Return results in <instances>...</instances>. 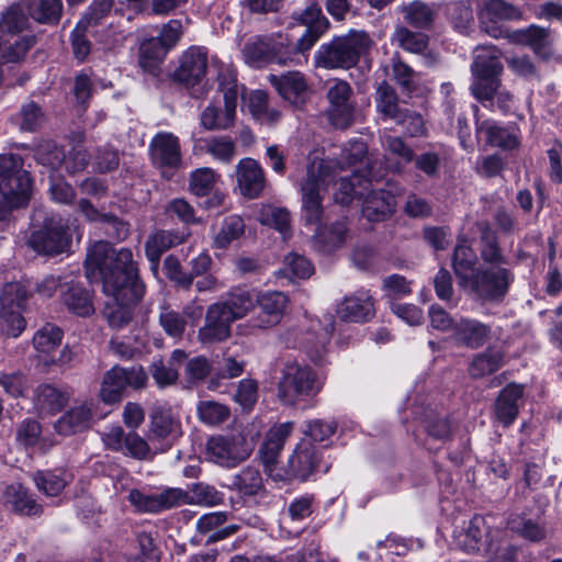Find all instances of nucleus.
<instances>
[{"label": "nucleus", "instance_id": "obj_1", "mask_svg": "<svg viewBox=\"0 0 562 562\" xmlns=\"http://www.w3.org/2000/svg\"><path fill=\"white\" fill-rule=\"evenodd\" d=\"M480 259L465 238L459 239L452 254V269L459 281H513L512 261L504 255L497 233L485 223L480 226Z\"/></svg>", "mask_w": 562, "mask_h": 562}, {"label": "nucleus", "instance_id": "obj_2", "mask_svg": "<svg viewBox=\"0 0 562 562\" xmlns=\"http://www.w3.org/2000/svg\"><path fill=\"white\" fill-rule=\"evenodd\" d=\"M83 268L87 279L142 281L132 250L126 247L116 249L110 241L98 240L88 247Z\"/></svg>", "mask_w": 562, "mask_h": 562}, {"label": "nucleus", "instance_id": "obj_3", "mask_svg": "<svg viewBox=\"0 0 562 562\" xmlns=\"http://www.w3.org/2000/svg\"><path fill=\"white\" fill-rule=\"evenodd\" d=\"M371 45L367 32L350 29L346 34L335 35L329 42L319 45L314 53V66L326 70H349L357 67Z\"/></svg>", "mask_w": 562, "mask_h": 562}, {"label": "nucleus", "instance_id": "obj_4", "mask_svg": "<svg viewBox=\"0 0 562 562\" xmlns=\"http://www.w3.org/2000/svg\"><path fill=\"white\" fill-rule=\"evenodd\" d=\"M34 179L24 168L20 154L0 155V221L13 210L26 207L32 198Z\"/></svg>", "mask_w": 562, "mask_h": 562}, {"label": "nucleus", "instance_id": "obj_5", "mask_svg": "<svg viewBox=\"0 0 562 562\" xmlns=\"http://www.w3.org/2000/svg\"><path fill=\"white\" fill-rule=\"evenodd\" d=\"M323 384V379L311 367L297 361H286L278 382V397L282 404L294 406L315 396Z\"/></svg>", "mask_w": 562, "mask_h": 562}, {"label": "nucleus", "instance_id": "obj_6", "mask_svg": "<svg viewBox=\"0 0 562 562\" xmlns=\"http://www.w3.org/2000/svg\"><path fill=\"white\" fill-rule=\"evenodd\" d=\"M105 296L103 314L112 328L120 329L132 319L133 306L145 293L144 283H101Z\"/></svg>", "mask_w": 562, "mask_h": 562}, {"label": "nucleus", "instance_id": "obj_7", "mask_svg": "<svg viewBox=\"0 0 562 562\" xmlns=\"http://www.w3.org/2000/svg\"><path fill=\"white\" fill-rule=\"evenodd\" d=\"M503 71L504 66L498 56L480 54L474 58L471 65L473 80L470 91L484 108L493 105L495 93L502 86Z\"/></svg>", "mask_w": 562, "mask_h": 562}, {"label": "nucleus", "instance_id": "obj_8", "mask_svg": "<svg viewBox=\"0 0 562 562\" xmlns=\"http://www.w3.org/2000/svg\"><path fill=\"white\" fill-rule=\"evenodd\" d=\"M31 292L26 283H4L0 296V316L2 319V331L16 338L25 329L26 322L22 312L26 310Z\"/></svg>", "mask_w": 562, "mask_h": 562}, {"label": "nucleus", "instance_id": "obj_9", "mask_svg": "<svg viewBox=\"0 0 562 562\" xmlns=\"http://www.w3.org/2000/svg\"><path fill=\"white\" fill-rule=\"evenodd\" d=\"M72 235L60 216H46L38 229L31 233L30 247L40 255L57 256L70 250Z\"/></svg>", "mask_w": 562, "mask_h": 562}, {"label": "nucleus", "instance_id": "obj_10", "mask_svg": "<svg viewBox=\"0 0 562 562\" xmlns=\"http://www.w3.org/2000/svg\"><path fill=\"white\" fill-rule=\"evenodd\" d=\"M333 331L331 321L322 325L318 319L306 317L297 329L289 334L292 340L288 338V344L302 349L313 362L321 363Z\"/></svg>", "mask_w": 562, "mask_h": 562}, {"label": "nucleus", "instance_id": "obj_11", "mask_svg": "<svg viewBox=\"0 0 562 562\" xmlns=\"http://www.w3.org/2000/svg\"><path fill=\"white\" fill-rule=\"evenodd\" d=\"M252 447L241 434L214 436L206 443V459L221 467L233 468L247 459Z\"/></svg>", "mask_w": 562, "mask_h": 562}, {"label": "nucleus", "instance_id": "obj_12", "mask_svg": "<svg viewBox=\"0 0 562 562\" xmlns=\"http://www.w3.org/2000/svg\"><path fill=\"white\" fill-rule=\"evenodd\" d=\"M521 19V10L505 0H486L479 13L482 30L494 38H503L510 30L504 22Z\"/></svg>", "mask_w": 562, "mask_h": 562}, {"label": "nucleus", "instance_id": "obj_13", "mask_svg": "<svg viewBox=\"0 0 562 562\" xmlns=\"http://www.w3.org/2000/svg\"><path fill=\"white\" fill-rule=\"evenodd\" d=\"M353 94L351 86L342 79H337L327 91L329 109L327 116L329 123L340 130L348 128L355 121V103L351 100Z\"/></svg>", "mask_w": 562, "mask_h": 562}, {"label": "nucleus", "instance_id": "obj_14", "mask_svg": "<svg viewBox=\"0 0 562 562\" xmlns=\"http://www.w3.org/2000/svg\"><path fill=\"white\" fill-rule=\"evenodd\" d=\"M149 155L155 167L166 177V170L176 171L182 166L179 137L171 132H158L149 143Z\"/></svg>", "mask_w": 562, "mask_h": 562}, {"label": "nucleus", "instance_id": "obj_15", "mask_svg": "<svg viewBox=\"0 0 562 562\" xmlns=\"http://www.w3.org/2000/svg\"><path fill=\"white\" fill-rule=\"evenodd\" d=\"M127 498L137 512L159 513L186 503L187 493L176 487L166 488L160 493L133 488L128 492Z\"/></svg>", "mask_w": 562, "mask_h": 562}, {"label": "nucleus", "instance_id": "obj_16", "mask_svg": "<svg viewBox=\"0 0 562 562\" xmlns=\"http://www.w3.org/2000/svg\"><path fill=\"white\" fill-rule=\"evenodd\" d=\"M259 312L247 321L246 333L255 329H266L278 325L289 303L288 296L279 291H269L260 294L257 299Z\"/></svg>", "mask_w": 562, "mask_h": 562}, {"label": "nucleus", "instance_id": "obj_17", "mask_svg": "<svg viewBox=\"0 0 562 562\" xmlns=\"http://www.w3.org/2000/svg\"><path fill=\"white\" fill-rule=\"evenodd\" d=\"M207 69V50L202 46H190L182 53L179 66L172 74L176 82L192 88L202 82Z\"/></svg>", "mask_w": 562, "mask_h": 562}, {"label": "nucleus", "instance_id": "obj_18", "mask_svg": "<svg viewBox=\"0 0 562 562\" xmlns=\"http://www.w3.org/2000/svg\"><path fill=\"white\" fill-rule=\"evenodd\" d=\"M291 18L296 24L305 26L301 35V45L304 48H312L330 27L329 20L323 14L316 1H312L304 9L294 10Z\"/></svg>", "mask_w": 562, "mask_h": 562}, {"label": "nucleus", "instance_id": "obj_19", "mask_svg": "<svg viewBox=\"0 0 562 562\" xmlns=\"http://www.w3.org/2000/svg\"><path fill=\"white\" fill-rule=\"evenodd\" d=\"M475 134L483 138L486 146L497 147L504 151H513L520 146L519 130L515 126H502L492 119L476 121Z\"/></svg>", "mask_w": 562, "mask_h": 562}, {"label": "nucleus", "instance_id": "obj_20", "mask_svg": "<svg viewBox=\"0 0 562 562\" xmlns=\"http://www.w3.org/2000/svg\"><path fill=\"white\" fill-rule=\"evenodd\" d=\"M292 429L293 424L290 422L271 427L260 449L266 472L274 480H284L282 470L277 469V460Z\"/></svg>", "mask_w": 562, "mask_h": 562}, {"label": "nucleus", "instance_id": "obj_21", "mask_svg": "<svg viewBox=\"0 0 562 562\" xmlns=\"http://www.w3.org/2000/svg\"><path fill=\"white\" fill-rule=\"evenodd\" d=\"M268 81L283 100L293 105L305 104L310 86L303 72L288 70L279 75L270 74Z\"/></svg>", "mask_w": 562, "mask_h": 562}, {"label": "nucleus", "instance_id": "obj_22", "mask_svg": "<svg viewBox=\"0 0 562 562\" xmlns=\"http://www.w3.org/2000/svg\"><path fill=\"white\" fill-rule=\"evenodd\" d=\"M349 232L348 217L344 216L333 222L323 221L315 226L313 235L314 248L324 255H330L338 250L346 241Z\"/></svg>", "mask_w": 562, "mask_h": 562}, {"label": "nucleus", "instance_id": "obj_23", "mask_svg": "<svg viewBox=\"0 0 562 562\" xmlns=\"http://www.w3.org/2000/svg\"><path fill=\"white\" fill-rule=\"evenodd\" d=\"M318 461V449L308 439L303 438L290 456L288 468L282 470L284 480L289 477L306 480L315 471Z\"/></svg>", "mask_w": 562, "mask_h": 562}, {"label": "nucleus", "instance_id": "obj_24", "mask_svg": "<svg viewBox=\"0 0 562 562\" xmlns=\"http://www.w3.org/2000/svg\"><path fill=\"white\" fill-rule=\"evenodd\" d=\"M395 198L384 189L373 190L369 188L361 201V213L371 223L387 220L394 212Z\"/></svg>", "mask_w": 562, "mask_h": 562}, {"label": "nucleus", "instance_id": "obj_25", "mask_svg": "<svg viewBox=\"0 0 562 562\" xmlns=\"http://www.w3.org/2000/svg\"><path fill=\"white\" fill-rule=\"evenodd\" d=\"M549 32L537 24H530L524 29L509 30L503 38L515 45L529 47L535 55L549 59Z\"/></svg>", "mask_w": 562, "mask_h": 562}, {"label": "nucleus", "instance_id": "obj_26", "mask_svg": "<svg viewBox=\"0 0 562 562\" xmlns=\"http://www.w3.org/2000/svg\"><path fill=\"white\" fill-rule=\"evenodd\" d=\"M237 183L241 194L257 199L266 187V178L260 164L252 158H244L237 165Z\"/></svg>", "mask_w": 562, "mask_h": 562}, {"label": "nucleus", "instance_id": "obj_27", "mask_svg": "<svg viewBox=\"0 0 562 562\" xmlns=\"http://www.w3.org/2000/svg\"><path fill=\"white\" fill-rule=\"evenodd\" d=\"M233 322L222 312V310L212 304L205 315V324L200 328L198 338L203 345H212L225 341L231 336V326Z\"/></svg>", "mask_w": 562, "mask_h": 562}, {"label": "nucleus", "instance_id": "obj_28", "mask_svg": "<svg viewBox=\"0 0 562 562\" xmlns=\"http://www.w3.org/2000/svg\"><path fill=\"white\" fill-rule=\"evenodd\" d=\"M181 435L180 422L170 411H160L151 416L148 440L162 446L164 451Z\"/></svg>", "mask_w": 562, "mask_h": 562}, {"label": "nucleus", "instance_id": "obj_29", "mask_svg": "<svg viewBox=\"0 0 562 562\" xmlns=\"http://www.w3.org/2000/svg\"><path fill=\"white\" fill-rule=\"evenodd\" d=\"M371 187L370 171H355L351 176L339 179L337 190L334 193L335 202L348 206L355 200L362 201Z\"/></svg>", "mask_w": 562, "mask_h": 562}, {"label": "nucleus", "instance_id": "obj_30", "mask_svg": "<svg viewBox=\"0 0 562 562\" xmlns=\"http://www.w3.org/2000/svg\"><path fill=\"white\" fill-rule=\"evenodd\" d=\"M95 404L92 400L74 405L56 423L55 429L60 435H70L90 427Z\"/></svg>", "mask_w": 562, "mask_h": 562}, {"label": "nucleus", "instance_id": "obj_31", "mask_svg": "<svg viewBox=\"0 0 562 562\" xmlns=\"http://www.w3.org/2000/svg\"><path fill=\"white\" fill-rule=\"evenodd\" d=\"M323 198L319 182L315 177L307 178L302 184V218L305 226H317L323 222Z\"/></svg>", "mask_w": 562, "mask_h": 562}, {"label": "nucleus", "instance_id": "obj_32", "mask_svg": "<svg viewBox=\"0 0 562 562\" xmlns=\"http://www.w3.org/2000/svg\"><path fill=\"white\" fill-rule=\"evenodd\" d=\"M190 235L191 231L188 227L158 231L146 241V256L150 261L158 260L165 251L183 244Z\"/></svg>", "mask_w": 562, "mask_h": 562}, {"label": "nucleus", "instance_id": "obj_33", "mask_svg": "<svg viewBox=\"0 0 562 562\" xmlns=\"http://www.w3.org/2000/svg\"><path fill=\"white\" fill-rule=\"evenodd\" d=\"M486 535L487 527L484 518L475 516L467 525L454 531L453 542L460 550L467 553H475L483 546V538Z\"/></svg>", "mask_w": 562, "mask_h": 562}, {"label": "nucleus", "instance_id": "obj_34", "mask_svg": "<svg viewBox=\"0 0 562 562\" xmlns=\"http://www.w3.org/2000/svg\"><path fill=\"white\" fill-rule=\"evenodd\" d=\"M491 334V328L472 318L460 317L454 325L453 339L470 348L481 347Z\"/></svg>", "mask_w": 562, "mask_h": 562}, {"label": "nucleus", "instance_id": "obj_35", "mask_svg": "<svg viewBox=\"0 0 562 562\" xmlns=\"http://www.w3.org/2000/svg\"><path fill=\"white\" fill-rule=\"evenodd\" d=\"M522 396V386L508 384L499 393L495 403V416L504 426H509L516 419L519 412V402Z\"/></svg>", "mask_w": 562, "mask_h": 562}, {"label": "nucleus", "instance_id": "obj_36", "mask_svg": "<svg viewBox=\"0 0 562 562\" xmlns=\"http://www.w3.org/2000/svg\"><path fill=\"white\" fill-rule=\"evenodd\" d=\"M168 53L162 43L156 41L154 37H149L139 46V67L145 74L154 78H159L162 72L161 65Z\"/></svg>", "mask_w": 562, "mask_h": 562}, {"label": "nucleus", "instance_id": "obj_37", "mask_svg": "<svg viewBox=\"0 0 562 562\" xmlns=\"http://www.w3.org/2000/svg\"><path fill=\"white\" fill-rule=\"evenodd\" d=\"M186 358L187 355L183 350L176 349L172 351L169 361L161 359L154 361L150 366V372L156 384L159 387H167L175 384L179 378L176 364L180 363Z\"/></svg>", "mask_w": 562, "mask_h": 562}, {"label": "nucleus", "instance_id": "obj_38", "mask_svg": "<svg viewBox=\"0 0 562 562\" xmlns=\"http://www.w3.org/2000/svg\"><path fill=\"white\" fill-rule=\"evenodd\" d=\"M67 401L68 394L53 385L44 384L35 390L34 404L40 414H55Z\"/></svg>", "mask_w": 562, "mask_h": 562}, {"label": "nucleus", "instance_id": "obj_39", "mask_svg": "<svg viewBox=\"0 0 562 562\" xmlns=\"http://www.w3.org/2000/svg\"><path fill=\"white\" fill-rule=\"evenodd\" d=\"M340 318L349 322H363L373 314L372 300L367 295L346 297L337 307Z\"/></svg>", "mask_w": 562, "mask_h": 562}, {"label": "nucleus", "instance_id": "obj_40", "mask_svg": "<svg viewBox=\"0 0 562 562\" xmlns=\"http://www.w3.org/2000/svg\"><path fill=\"white\" fill-rule=\"evenodd\" d=\"M375 103L383 119H391L396 122L405 121L404 110L398 106L397 93L385 80L376 89Z\"/></svg>", "mask_w": 562, "mask_h": 562}, {"label": "nucleus", "instance_id": "obj_41", "mask_svg": "<svg viewBox=\"0 0 562 562\" xmlns=\"http://www.w3.org/2000/svg\"><path fill=\"white\" fill-rule=\"evenodd\" d=\"M245 222L240 215L232 214L222 221L220 231L213 238L212 247L226 250L231 244L245 234Z\"/></svg>", "mask_w": 562, "mask_h": 562}, {"label": "nucleus", "instance_id": "obj_42", "mask_svg": "<svg viewBox=\"0 0 562 562\" xmlns=\"http://www.w3.org/2000/svg\"><path fill=\"white\" fill-rule=\"evenodd\" d=\"M124 368L113 367L103 376L99 396L105 404L113 405L122 401L125 390Z\"/></svg>", "mask_w": 562, "mask_h": 562}, {"label": "nucleus", "instance_id": "obj_43", "mask_svg": "<svg viewBox=\"0 0 562 562\" xmlns=\"http://www.w3.org/2000/svg\"><path fill=\"white\" fill-rule=\"evenodd\" d=\"M35 44V35H16L13 38L0 35V56L7 63H19Z\"/></svg>", "mask_w": 562, "mask_h": 562}, {"label": "nucleus", "instance_id": "obj_44", "mask_svg": "<svg viewBox=\"0 0 562 562\" xmlns=\"http://www.w3.org/2000/svg\"><path fill=\"white\" fill-rule=\"evenodd\" d=\"M445 14L453 30L460 34H467L474 21L470 0L447 3Z\"/></svg>", "mask_w": 562, "mask_h": 562}, {"label": "nucleus", "instance_id": "obj_45", "mask_svg": "<svg viewBox=\"0 0 562 562\" xmlns=\"http://www.w3.org/2000/svg\"><path fill=\"white\" fill-rule=\"evenodd\" d=\"M504 363V351L497 347H490L476 355L470 364V374L481 378L497 371Z\"/></svg>", "mask_w": 562, "mask_h": 562}, {"label": "nucleus", "instance_id": "obj_46", "mask_svg": "<svg viewBox=\"0 0 562 562\" xmlns=\"http://www.w3.org/2000/svg\"><path fill=\"white\" fill-rule=\"evenodd\" d=\"M64 302L72 313L79 316H88L94 311L91 291L81 283H71L64 294Z\"/></svg>", "mask_w": 562, "mask_h": 562}, {"label": "nucleus", "instance_id": "obj_47", "mask_svg": "<svg viewBox=\"0 0 562 562\" xmlns=\"http://www.w3.org/2000/svg\"><path fill=\"white\" fill-rule=\"evenodd\" d=\"M284 267L279 269L276 274L278 278H289V281L293 279L307 280L314 273V266L310 259L297 252H290L284 258Z\"/></svg>", "mask_w": 562, "mask_h": 562}, {"label": "nucleus", "instance_id": "obj_48", "mask_svg": "<svg viewBox=\"0 0 562 562\" xmlns=\"http://www.w3.org/2000/svg\"><path fill=\"white\" fill-rule=\"evenodd\" d=\"M214 304L226 314L231 322L245 317L255 306L250 293L245 291L233 293L225 301Z\"/></svg>", "mask_w": 562, "mask_h": 562}, {"label": "nucleus", "instance_id": "obj_49", "mask_svg": "<svg viewBox=\"0 0 562 562\" xmlns=\"http://www.w3.org/2000/svg\"><path fill=\"white\" fill-rule=\"evenodd\" d=\"M220 176L209 167L194 169L189 176V191L196 198L209 196Z\"/></svg>", "mask_w": 562, "mask_h": 562}, {"label": "nucleus", "instance_id": "obj_50", "mask_svg": "<svg viewBox=\"0 0 562 562\" xmlns=\"http://www.w3.org/2000/svg\"><path fill=\"white\" fill-rule=\"evenodd\" d=\"M233 487L244 496L258 495L263 490L262 476L258 469L247 467L233 477Z\"/></svg>", "mask_w": 562, "mask_h": 562}, {"label": "nucleus", "instance_id": "obj_51", "mask_svg": "<svg viewBox=\"0 0 562 562\" xmlns=\"http://www.w3.org/2000/svg\"><path fill=\"white\" fill-rule=\"evenodd\" d=\"M404 19L408 25L417 30H430L435 15L430 7L419 0L409 2L404 8Z\"/></svg>", "mask_w": 562, "mask_h": 562}, {"label": "nucleus", "instance_id": "obj_52", "mask_svg": "<svg viewBox=\"0 0 562 562\" xmlns=\"http://www.w3.org/2000/svg\"><path fill=\"white\" fill-rule=\"evenodd\" d=\"M164 451L162 446L146 441L136 432H128L124 438V454L135 459H149L157 452Z\"/></svg>", "mask_w": 562, "mask_h": 562}, {"label": "nucleus", "instance_id": "obj_53", "mask_svg": "<svg viewBox=\"0 0 562 562\" xmlns=\"http://www.w3.org/2000/svg\"><path fill=\"white\" fill-rule=\"evenodd\" d=\"M113 4L114 0H92L76 24L87 30L102 25Z\"/></svg>", "mask_w": 562, "mask_h": 562}, {"label": "nucleus", "instance_id": "obj_54", "mask_svg": "<svg viewBox=\"0 0 562 562\" xmlns=\"http://www.w3.org/2000/svg\"><path fill=\"white\" fill-rule=\"evenodd\" d=\"M34 157L37 164L48 168L50 171H58L66 160V153L63 147L57 146L53 142H45L40 144L35 151Z\"/></svg>", "mask_w": 562, "mask_h": 562}, {"label": "nucleus", "instance_id": "obj_55", "mask_svg": "<svg viewBox=\"0 0 562 562\" xmlns=\"http://www.w3.org/2000/svg\"><path fill=\"white\" fill-rule=\"evenodd\" d=\"M5 497L15 510L29 516H36L42 512L33 498H31L21 484H12L7 488Z\"/></svg>", "mask_w": 562, "mask_h": 562}, {"label": "nucleus", "instance_id": "obj_56", "mask_svg": "<svg viewBox=\"0 0 562 562\" xmlns=\"http://www.w3.org/2000/svg\"><path fill=\"white\" fill-rule=\"evenodd\" d=\"M272 46L273 64L278 65L291 64L297 58L299 55H304L311 50V48H304L301 45V37L296 43H292L288 37H280V41L272 42Z\"/></svg>", "mask_w": 562, "mask_h": 562}, {"label": "nucleus", "instance_id": "obj_57", "mask_svg": "<svg viewBox=\"0 0 562 562\" xmlns=\"http://www.w3.org/2000/svg\"><path fill=\"white\" fill-rule=\"evenodd\" d=\"M70 474L65 471L38 472L35 476V483L40 491L47 496H57L66 486Z\"/></svg>", "mask_w": 562, "mask_h": 562}, {"label": "nucleus", "instance_id": "obj_58", "mask_svg": "<svg viewBox=\"0 0 562 562\" xmlns=\"http://www.w3.org/2000/svg\"><path fill=\"white\" fill-rule=\"evenodd\" d=\"M414 69L401 58H393L392 79L401 89V92L411 95L417 89Z\"/></svg>", "mask_w": 562, "mask_h": 562}, {"label": "nucleus", "instance_id": "obj_59", "mask_svg": "<svg viewBox=\"0 0 562 562\" xmlns=\"http://www.w3.org/2000/svg\"><path fill=\"white\" fill-rule=\"evenodd\" d=\"M218 90L223 92L224 111L227 113V117L235 120L238 99L237 78L233 75L221 74L218 76Z\"/></svg>", "mask_w": 562, "mask_h": 562}, {"label": "nucleus", "instance_id": "obj_60", "mask_svg": "<svg viewBox=\"0 0 562 562\" xmlns=\"http://www.w3.org/2000/svg\"><path fill=\"white\" fill-rule=\"evenodd\" d=\"M60 342V329L50 324H47L40 329L33 338L35 349L44 355H50L54 352Z\"/></svg>", "mask_w": 562, "mask_h": 562}, {"label": "nucleus", "instance_id": "obj_61", "mask_svg": "<svg viewBox=\"0 0 562 562\" xmlns=\"http://www.w3.org/2000/svg\"><path fill=\"white\" fill-rule=\"evenodd\" d=\"M27 18L16 8H9L0 18V35L4 38L15 37L26 26Z\"/></svg>", "mask_w": 562, "mask_h": 562}, {"label": "nucleus", "instance_id": "obj_62", "mask_svg": "<svg viewBox=\"0 0 562 562\" xmlns=\"http://www.w3.org/2000/svg\"><path fill=\"white\" fill-rule=\"evenodd\" d=\"M166 213L176 216L184 227L201 224V218L195 216L194 207L184 198H175L166 206Z\"/></svg>", "mask_w": 562, "mask_h": 562}, {"label": "nucleus", "instance_id": "obj_63", "mask_svg": "<svg viewBox=\"0 0 562 562\" xmlns=\"http://www.w3.org/2000/svg\"><path fill=\"white\" fill-rule=\"evenodd\" d=\"M19 119L21 131L35 133L44 120V112L35 101H30L21 106Z\"/></svg>", "mask_w": 562, "mask_h": 562}, {"label": "nucleus", "instance_id": "obj_64", "mask_svg": "<svg viewBox=\"0 0 562 562\" xmlns=\"http://www.w3.org/2000/svg\"><path fill=\"white\" fill-rule=\"evenodd\" d=\"M199 418L207 425H217L225 422L229 416V408L215 401H202L198 407Z\"/></svg>", "mask_w": 562, "mask_h": 562}]
</instances>
